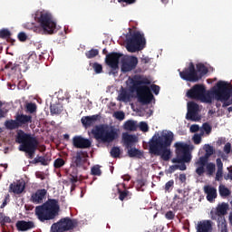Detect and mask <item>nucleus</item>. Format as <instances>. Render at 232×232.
<instances>
[{"mask_svg": "<svg viewBox=\"0 0 232 232\" xmlns=\"http://www.w3.org/2000/svg\"><path fill=\"white\" fill-rule=\"evenodd\" d=\"M187 97L208 104H211L215 99L223 102L222 108H227L232 104V85L227 82L219 81L210 91H207L206 86L198 83L187 92Z\"/></svg>", "mask_w": 232, "mask_h": 232, "instance_id": "1", "label": "nucleus"}, {"mask_svg": "<svg viewBox=\"0 0 232 232\" xmlns=\"http://www.w3.org/2000/svg\"><path fill=\"white\" fill-rule=\"evenodd\" d=\"M173 132L169 131L161 136L154 135L149 141V151L150 155L160 157L162 160L168 162L171 159V150H169L173 142Z\"/></svg>", "mask_w": 232, "mask_h": 232, "instance_id": "2", "label": "nucleus"}, {"mask_svg": "<svg viewBox=\"0 0 232 232\" xmlns=\"http://www.w3.org/2000/svg\"><path fill=\"white\" fill-rule=\"evenodd\" d=\"M15 142L20 144L19 151H24L25 157L31 160L35 157V151L39 148V140L32 134L25 133L23 130H19L16 134Z\"/></svg>", "mask_w": 232, "mask_h": 232, "instance_id": "3", "label": "nucleus"}, {"mask_svg": "<svg viewBox=\"0 0 232 232\" xmlns=\"http://www.w3.org/2000/svg\"><path fill=\"white\" fill-rule=\"evenodd\" d=\"M142 84H151V82L148 78L142 76H135L132 79V89L135 90L138 97L139 102L140 104H150L153 99V93H151V89L147 85Z\"/></svg>", "mask_w": 232, "mask_h": 232, "instance_id": "4", "label": "nucleus"}, {"mask_svg": "<svg viewBox=\"0 0 232 232\" xmlns=\"http://www.w3.org/2000/svg\"><path fill=\"white\" fill-rule=\"evenodd\" d=\"M174 148L176 158L172 159V163L180 164L178 165V169L186 171L188 169L186 164L191 162V159H193V156H191V146L188 143L179 141L174 144Z\"/></svg>", "mask_w": 232, "mask_h": 232, "instance_id": "5", "label": "nucleus"}, {"mask_svg": "<svg viewBox=\"0 0 232 232\" xmlns=\"http://www.w3.org/2000/svg\"><path fill=\"white\" fill-rule=\"evenodd\" d=\"M60 209L61 207H59L57 199H49L43 205L35 208V215L40 222H45V220H53L55 217H58Z\"/></svg>", "mask_w": 232, "mask_h": 232, "instance_id": "6", "label": "nucleus"}, {"mask_svg": "<svg viewBox=\"0 0 232 232\" xmlns=\"http://www.w3.org/2000/svg\"><path fill=\"white\" fill-rule=\"evenodd\" d=\"M92 133L96 140L103 144H110V142H113V140L119 137L117 130H115L113 127H110L106 124L96 125L94 129L92 130Z\"/></svg>", "mask_w": 232, "mask_h": 232, "instance_id": "7", "label": "nucleus"}, {"mask_svg": "<svg viewBox=\"0 0 232 232\" xmlns=\"http://www.w3.org/2000/svg\"><path fill=\"white\" fill-rule=\"evenodd\" d=\"M34 19L39 23L44 34L49 35L55 34L57 24L53 21L50 13L46 11H37L34 14Z\"/></svg>", "mask_w": 232, "mask_h": 232, "instance_id": "8", "label": "nucleus"}, {"mask_svg": "<svg viewBox=\"0 0 232 232\" xmlns=\"http://www.w3.org/2000/svg\"><path fill=\"white\" fill-rule=\"evenodd\" d=\"M146 46V39L144 34H140V32H134L130 38L127 39V50L130 53H135V52H140L144 50Z\"/></svg>", "mask_w": 232, "mask_h": 232, "instance_id": "9", "label": "nucleus"}, {"mask_svg": "<svg viewBox=\"0 0 232 232\" xmlns=\"http://www.w3.org/2000/svg\"><path fill=\"white\" fill-rule=\"evenodd\" d=\"M32 124V115H26L23 113H16L14 120H7L5 122L6 130H18V128H23Z\"/></svg>", "mask_w": 232, "mask_h": 232, "instance_id": "10", "label": "nucleus"}, {"mask_svg": "<svg viewBox=\"0 0 232 232\" xmlns=\"http://www.w3.org/2000/svg\"><path fill=\"white\" fill-rule=\"evenodd\" d=\"M138 140L139 139L137 138V136L133 134H129L128 132H124L122 134V141L124 146L128 150V155L130 159H133L135 157L140 159V157L142 156V152L140 150L133 148V144H135V142H137Z\"/></svg>", "mask_w": 232, "mask_h": 232, "instance_id": "11", "label": "nucleus"}, {"mask_svg": "<svg viewBox=\"0 0 232 232\" xmlns=\"http://www.w3.org/2000/svg\"><path fill=\"white\" fill-rule=\"evenodd\" d=\"M121 57L122 53L112 52L106 55L105 63L111 71L109 72L110 75H116L119 73V63H121Z\"/></svg>", "mask_w": 232, "mask_h": 232, "instance_id": "12", "label": "nucleus"}, {"mask_svg": "<svg viewBox=\"0 0 232 232\" xmlns=\"http://www.w3.org/2000/svg\"><path fill=\"white\" fill-rule=\"evenodd\" d=\"M179 77L183 81H188V82H198L199 77L197 69H195V63L190 62L188 66L184 68L183 71L179 70Z\"/></svg>", "mask_w": 232, "mask_h": 232, "instance_id": "13", "label": "nucleus"}, {"mask_svg": "<svg viewBox=\"0 0 232 232\" xmlns=\"http://www.w3.org/2000/svg\"><path fill=\"white\" fill-rule=\"evenodd\" d=\"M75 226L70 218H63L51 226V232H65L73 229Z\"/></svg>", "mask_w": 232, "mask_h": 232, "instance_id": "14", "label": "nucleus"}, {"mask_svg": "<svg viewBox=\"0 0 232 232\" xmlns=\"http://www.w3.org/2000/svg\"><path fill=\"white\" fill-rule=\"evenodd\" d=\"M199 107L195 102H189L188 103V112L186 119L187 121H193L197 122V121H200V116H198Z\"/></svg>", "mask_w": 232, "mask_h": 232, "instance_id": "15", "label": "nucleus"}, {"mask_svg": "<svg viewBox=\"0 0 232 232\" xmlns=\"http://www.w3.org/2000/svg\"><path fill=\"white\" fill-rule=\"evenodd\" d=\"M137 64H139V59H137L136 56L128 57L121 62V72L123 73H128V72L135 70Z\"/></svg>", "mask_w": 232, "mask_h": 232, "instance_id": "16", "label": "nucleus"}, {"mask_svg": "<svg viewBox=\"0 0 232 232\" xmlns=\"http://www.w3.org/2000/svg\"><path fill=\"white\" fill-rule=\"evenodd\" d=\"M72 144L74 148H78L80 150H86L92 147V141L88 139L82 138V136H74L72 138Z\"/></svg>", "mask_w": 232, "mask_h": 232, "instance_id": "17", "label": "nucleus"}, {"mask_svg": "<svg viewBox=\"0 0 232 232\" xmlns=\"http://www.w3.org/2000/svg\"><path fill=\"white\" fill-rule=\"evenodd\" d=\"M209 160V158L206 155L201 156L199 160L196 162V165L198 166L196 169V173L198 175V177H202L204 173H206V166H208V162Z\"/></svg>", "mask_w": 232, "mask_h": 232, "instance_id": "18", "label": "nucleus"}, {"mask_svg": "<svg viewBox=\"0 0 232 232\" xmlns=\"http://www.w3.org/2000/svg\"><path fill=\"white\" fill-rule=\"evenodd\" d=\"M196 232H213V222L211 220H201L196 225Z\"/></svg>", "mask_w": 232, "mask_h": 232, "instance_id": "19", "label": "nucleus"}, {"mask_svg": "<svg viewBox=\"0 0 232 232\" xmlns=\"http://www.w3.org/2000/svg\"><path fill=\"white\" fill-rule=\"evenodd\" d=\"M99 119H101V115L99 114H94L92 116H83L81 119V122L83 126V128H91V126H93Z\"/></svg>", "mask_w": 232, "mask_h": 232, "instance_id": "20", "label": "nucleus"}, {"mask_svg": "<svg viewBox=\"0 0 232 232\" xmlns=\"http://www.w3.org/2000/svg\"><path fill=\"white\" fill-rule=\"evenodd\" d=\"M46 189L42 188L36 190V193H33L31 196V202L33 204H43V200L46 198Z\"/></svg>", "mask_w": 232, "mask_h": 232, "instance_id": "21", "label": "nucleus"}, {"mask_svg": "<svg viewBox=\"0 0 232 232\" xmlns=\"http://www.w3.org/2000/svg\"><path fill=\"white\" fill-rule=\"evenodd\" d=\"M72 163L76 168H82L86 163V153L82 150L77 151L76 155L72 157Z\"/></svg>", "mask_w": 232, "mask_h": 232, "instance_id": "22", "label": "nucleus"}, {"mask_svg": "<svg viewBox=\"0 0 232 232\" xmlns=\"http://www.w3.org/2000/svg\"><path fill=\"white\" fill-rule=\"evenodd\" d=\"M18 231H29V229L35 228V223L34 221L20 220L16 223Z\"/></svg>", "mask_w": 232, "mask_h": 232, "instance_id": "23", "label": "nucleus"}, {"mask_svg": "<svg viewBox=\"0 0 232 232\" xmlns=\"http://www.w3.org/2000/svg\"><path fill=\"white\" fill-rule=\"evenodd\" d=\"M24 191V183L21 181L11 183L9 186V193H14V195H21Z\"/></svg>", "mask_w": 232, "mask_h": 232, "instance_id": "24", "label": "nucleus"}, {"mask_svg": "<svg viewBox=\"0 0 232 232\" xmlns=\"http://www.w3.org/2000/svg\"><path fill=\"white\" fill-rule=\"evenodd\" d=\"M204 192L207 195V200H208V202H213L217 198V188L209 185L204 187Z\"/></svg>", "mask_w": 232, "mask_h": 232, "instance_id": "25", "label": "nucleus"}, {"mask_svg": "<svg viewBox=\"0 0 232 232\" xmlns=\"http://www.w3.org/2000/svg\"><path fill=\"white\" fill-rule=\"evenodd\" d=\"M217 164V173H216V180L218 182H220L222 180V177H224V163L222 162V160L220 158H218L216 160Z\"/></svg>", "mask_w": 232, "mask_h": 232, "instance_id": "26", "label": "nucleus"}, {"mask_svg": "<svg viewBox=\"0 0 232 232\" xmlns=\"http://www.w3.org/2000/svg\"><path fill=\"white\" fill-rule=\"evenodd\" d=\"M228 210H229V204L223 202L218 205L215 215L216 217H225V215H227Z\"/></svg>", "mask_w": 232, "mask_h": 232, "instance_id": "27", "label": "nucleus"}, {"mask_svg": "<svg viewBox=\"0 0 232 232\" xmlns=\"http://www.w3.org/2000/svg\"><path fill=\"white\" fill-rule=\"evenodd\" d=\"M79 170L77 167H71L69 169V180L72 184H77L79 182Z\"/></svg>", "mask_w": 232, "mask_h": 232, "instance_id": "28", "label": "nucleus"}, {"mask_svg": "<svg viewBox=\"0 0 232 232\" xmlns=\"http://www.w3.org/2000/svg\"><path fill=\"white\" fill-rule=\"evenodd\" d=\"M50 160H52V159H48L44 156H37L32 161H30V164H39L40 163L42 166H48L50 164Z\"/></svg>", "mask_w": 232, "mask_h": 232, "instance_id": "29", "label": "nucleus"}, {"mask_svg": "<svg viewBox=\"0 0 232 232\" xmlns=\"http://www.w3.org/2000/svg\"><path fill=\"white\" fill-rule=\"evenodd\" d=\"M118 195L119 199L121 202H124V200H130V198H131V192H130L128 189L121 190V188H118Z\"/></svg>", "mask_w": 232, "mask_h": 232, "instance_id": "30", "label": "nucleus"}, {"mask_svg": "<svg viewBox=\"0 0 232 232\" xmlns=\"http://www.w3.org/2000/svg\"><path fill=\"white\" fill-rule=\"evenodd\" d=\"M196 72H198V77H199V81L200 79H202V77L204 75H206L208 72V67H206V65H204V63H198L196 64Z\"/></svg>", "mask_w": 232, "mask_h": 232, "instance_id": "31", "label": "nucleus"}, {"mask_svg": "<svg viewBox=\"0 0 232 232\" xmlns=\"http://www.w3.org/2000/svg\"><path fill=\"white\" fill-rule=\"evenodd\" d=\"M137 121L133 120H129L124 123V130L127 131H137Z\"/></svg>", "mask_w": 232, "mask_h": 232, "instance_id": "32", "label": "nucleus"}, {"mask_svg": "<svg viewBox=\"0 0 232 232\" xmlns=\"http://www.w3.org/2000/svg\"><path fill=\"white\" fill-rule=\"evenodd\" d=\"M50 111L52 115H61V113H63V105L52 104L50 106Z\"/></svg>", "mask_w": 232, "mask_h": 232, "instance_id": "33", "label": "nucleus"}, {"mask_svg": "<svg viewBox=\"0 0 232 232\" xmlns=\"http://www.w3.org/2000/svg\"><path fill=\"white\" fill-rule=\"evenodd\" d=\"M218 191H219L220 197H222L223 198H226L229 197V195H231V190H229V188H227L224 185L219 186Z\"/></svg>", "mask_w": 232, "mask_h": 232, "instance_id": "34", "label": "nucleus"}, {"mask_svg": "<svg viewBox=\"0 0 232 232\" xmlns=\"http://www.w3.org/2000/svg\"><path fill=\"white\" fill-rule=\"evenodd\" d=\"M212 130L213 127H211L209 123L205 122L202 124V127L200 129V135H204V132L206 133V135H210Z\"/></svg>", "mask_w": 232, "mask_h": 232, "instance_id": "35", "label": "nucleus"}, {"mask_svg": "<svg viewBox=\"0 0 232 232\" xmlns=\"http://www.w3.org/2000/svg\"><path fill=\"white\" fill-rule=\"evenodd\" d=\"M215 169H216L215 163L209 162L206 165L207 175H208L209 177H211V175H213V173H215Z\"/></svg>", "mask_w": 232, "mask_h": 232, "instance_id": "36", "label": "nucleus"}, {"mask_svg": "<svg viewBox=\"0 0 232 232\" xmlns=\"http://www.w3.org/2000/svg\"><path fill=\"white\" fill-rule=\"evenodd\" d=\"M130 99V92L125 89H122L121 92L119 94V101H122V102H126Z\"/></svg>", "mask_w": 232, "mask_h": 232, "instance_id": "37", "label": "nucleus"}, {"mask_svg": "<svg viewBox=\"0 0 232 232\" xmlns=\"http://www.w3.org/2000/svg\"><path fill=\"white\" fill-rule=\"evenodd\" d=\"M64 164H66V161L64 160V159L58 158L53 162V168L55 169H60V168H63V166H64Z\"/></svg>", "mask_w": 232, "mask_h": 232, "instance_id": "38", "label": "nucleus"}, {"mask_svg": "<svg viewBox=\"0 0 232 232\" xmlns=\"http://www.w3.org/2000/svg\"><path fill=\"white\" fill-rule=\"evenodd\" d=\"M97 55H99V49H91L85 53V57H87V59H93L94 57H97Z\"/></svg>", "mask_w": 232, "mask_h": 232, "instance_id": "39", "label": "nucleus"}, {"mask_svg": "<svg viewBox=\"0 0 232 232\" xmlns=\"http://www.w3.org/2000/svg\"><path fill=\"white\" fill-rule=\"evenodd\" d=\"M110 153L112 159H119V157H121V148L112 147Z\"/></svg>", "mask_w": 232, "mask_h": 232, "instance_id": "40", "label": "nucleus"}, {"mask_svg": "<svg viewBox=\"0 0 232 232\" xmlns=\"http://www.w3.org/2000/svg\"><path fill=\"white\" fill-rule=\"evenodd\" d=\"M25 109L28 113H35V111H37V104L29 102L26 104Z\"/></svg>", "mask_w": 232, "mask_h": 232, "instance_id": "41", "label": "nucleus"}, {"mask_svg": "<svg viewBox=\"0 0 232 232\" xmlns=\"http://www.w3.org/2000/svg\"><path fill=\"white\" fill-rule=\"evenodd\" d=\"M91 173L94 177H101V175H102V171H101V167H99V165L93 166L91 169Z\"/></svg>", "mask_w": 232, "mask_h": 232, "instance_id": "42", "label": "nucleus"}, {"mask_svg": "<svg viewBox=\"0 0 232 232\" xmlns=\"http://www.w3.org/2000/svg\"><path fill=\"white\" fill-rule=\"evenodd\" d=\"M205 151H206L205 156L208 157V159H209V157H211V155H213L215 150L213 149V146L207 144V145H205Z\"/></svg>", "mask_w": 232, "mask_h": 232, "instance_id": "43", "label": "nucleus"}, {"mask_svg": "<svg viewBox=\"0 0 232 232\" xmlns=\"http://www.w3.org/2000/svg\"><path fill=\"white\" fill-rule=\"evenodd\" d=\"M10 35H12V33H10L8 31V29H2L0 31V37H1V39H8V37H10Z\"/></svg>", "mask_w": 232, "mask_h": 232, "instance_id": "44", "label": "nucleus"}, {"mask_svg": "<svg viewBox=\"0 0 232 232\" xmlns=\"http://www.w3.org/2000/svg\"><path fill=\"white\" fill-rule=\"evenodd\" d=\"M175 185V181L173 179L169 180L166 184H165V191H171V189H173V186Z\"/></svg>", "mask_w": 232, "mask_h": 232, "instance_id": "45", "label": "nucleus"}, {"mask_svg": "<svg viewBox=\"0 0 232 232\" xmlns=\"http://www.w3.org/2000/svg\"><path fill=\"white\" fill-rule=\"evenodd\" d=\"M92 68H93L95 73H102V65L100 64L99 63H94L92 64Z\"/></svg>", "mask_w": 232, "mask_h": 232, "instance_id": "46", "label": "nucleus"}, {"mask_svg": "<svg viewBox=\"0 0 232 232\" xmlns=\"http://www.w3.org/2000/svg\"><path fill=\"white\" fill-rule=\"evenodd\" d=\"M140 131L146 133V131L150 130V127L148 126V123H146V121H141L140 122Z\"/></svg>", "mask_w": 232, "mask_h": 232, "instance_id": "47", "label": "nucleus"}, {"mask_svg": "<svg viewBox=\"0 0 232 232\" xmlns=\"http://www.w3.org/2000/svg\"><path fill=\"white\" fill-rule=\"evenodd\" d=\"M202 136L203 135H200V133L199 134H195L193 136L194 144H200V142H202Z\"/></svg>", "mask_w": 232, "mask_h": 232, "instance_id": "48", "label": "nucleus"}, {"mask_svg": "<svg viewBox=\"0 0 232 232\" xmlns=\"http://www.w3.org/2000/svg\"><path fill=\"white\" fill-rule=\"evenodd\" d=\"M150 89L152 90L153 93L155 95H159L160 92V86L157 85V84H152L150 86Z\"/></svg>", "mask_w": 232, "mask_h": 232, "instance_id": "49", "label": "nucleus"}, {"mask_svg": "<svg viewBox=\"0 0 232 232\" xmlns=\"http://www.w3.org/2000/svg\"><path fill=\"white\" fill-rule=\"evenodd\" d=\"M10 222H12V219L10 218V217H6L5 216V214H2V219L0 224H10Z\"/></svg>", "mask_w": 232, "mask_h": 232, "instance_id": "50", "label": "nucleus"}, {"mask_svg": "<svg viewBox=\"0 0 232 232\" xmlns=\"http://www.w3.org/2000/svg\"><path fill=\"white\" fill-rule=\"evenodd\" d=\"M165 218H167V220H173V218H175V213L171 210L168 211L165 214Z\"/></svg>", "mask_w": 232, "mask_h": 232, "instance_id": "51", "label": "nucleus"}, {"mask_svg": "<svg viewBox=\"0 0 232 232\" xmlns=\"http://www.w3.org/2000/svg\"><path fill=\"white\" fill-rule=\"evenodd\" d=\"M114 115L118 121H124L125 114L123 111H117L114 113Z\"/></svg>", "mask_w": 232, "mask_h": 232, "instance_id": "52", "label": "nucleus"}, {"mask_svg": "<svg viewBox=\"0 0 232 232\" xmlns=\"http://www.w3.org/2000/svg\"><path fill=\"white\" fill-rule=\"evenodd\" d=\"M18 39L21 41V43H24V41L28 39V36L24 34V32H21L18 34Z\"/></svg>", "mask_w": 232, "mask_h": 232, "instance_id": "53", "label": "nucleus"}, {"mask_svg": "<svg viewBox=\"0 0 232 232\" xmlns=\"http://www.w3.org/2000/svg\"><path fill=\"white\" fill-rule=\"evenodd\" d=\"M8 202H10V195L7 194L2 203V205L0 206L1 209H3V208H5L6 204H8Z\"/></svg>", "mask_w": 232, "mask_h": 232, "instance_id": "54", "label": "nucleus"}, {"mask_svg": "<svg viewBox=\"0 0 232 232\" xmlns=\"http://www.w3.org/2000/svg\"><path fill=\"white\" fill-rule=\"evenodd\" d=\"M221 232H227V223H226V218H223L221 222Z\"/></svg>", "mask_w": 232, "mask_h": 232, "instance_id": "55", "label": "nucleus"}, {"mask_svg": "<svg viewBox=\"0 0 232 232\" xmlns=\"http://www.w3.org/2000/svg\"><path fill=\"white\" fill-rule=\"evenodd\" d=\"M224 151L227 153V155H229L231 153V144L229 142H227L224 147Z\"/></svg>", "mask_w": 232, "mask_h": 232, "instance_id": "56", "label": "nucleus"}, {"mask_svg": "<svg viewBox=\"0 0 232 232\" xmlns=\"http://www.w3.org/2000/svg\"><path fill=\"white\" fill-rule=\"evenodd\" d=\"M200 127L198 124H193L190 126V131L191 133H197V131H199Z\"/></svg>", "mask_w": 232, "mask_h": 232, "instance_id": "57", "label": "nucleus"}, {"mask_svg": "<svg viewBox=\"0 0 232 232\" xmlns=\"http://www.w3.org/2000/svg\"><path fill=\"white\" fill-rule=\"evenodd\" d=\"M5 70H12V72H14V70H15V66L14 65V63L12 62H9L7 64H5Z\"/></svg>", "mask_w": 232, "mask_h": 232, "instance_id": "58", "label": "nucleus"}, {"mask_svg": "<svg viewBox=\"0 0 232 232\" xmlns=\"http://www.w3.org/2000/svg\"><path fill=\"white\" fill-rule=\"evenodd\" d=\"M225 180H232V169L228 170L227 175L224 176Z\"/></svg>", "mask_w": 232, "mask_h": 232, "instance_id": "59", "label": "nucleus"}, {"mask_svg": "<svg viewBox=\"0 0 232 232\" xmlns=\"http://www.w3.org/2000/svg\"><path fill=\"white\" fill-rule=\"evenodd\" d=\"M179 180L181 184H184L187 180L186 174H179Z\"/></svg>", "mask_w": 232, "mask_h": 232, "instance_id": "60", "label": "nucleus"}, {"mask_svg": "<svg viewBox=\"0 0 232 232\" xmlns=\"http://www.w3.org/2000/svg\"><path fill=\"white\" fill-rule=\"evenodd\" d=\"M36 179H40L41 180H44L46 178L44 177V173L43 172H36Z\"/></svg>", "mask_w": 232, "mask_h": 232, "instance_id": "61", "label": "nucleus"}, {"mask_svg": "<svg viewBox=\"0 0 232 232\" xmlns=\"http://www.w3.org/2000/svg\"><path fill=\"white\" fill-rule=\"evenodd\" d=\"M169 169V173H173L174 171H177V169H179V165H171Z\"/></svg>", "mask_w": 232, "mask_h": 232, "instance_id": "62", "label": "nucleus"}, {"mask_svg": "<svg viewBox=\"0 0 232 232\" xmlns=\"http://www.w3.org/2000/svg\"><path fill=\"white\" fill-rule=\"evenodd\" d=\"M3 102L0 101V119H3L5 117V111H3Z\"/></svg>", "mask_w": 232, "mask_h": 232, "instance_id": "63", "label": "nucleus"}, {"mask_svg": "<svg viewBox=\"0 0 232 232\" xmlns=\"http://www.w3.org/2000/svg\"><path fill=\"white\" fill-rule=\"evenodd\" d=\"M122 1V3H127V5H133V3H135V1L137 0H121Z\"/></svg>", "mask_w": 232, "mask_h": 232, "instance_id": "64", "label": "nucleus"}]
</instances>
